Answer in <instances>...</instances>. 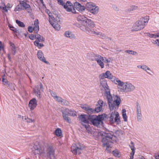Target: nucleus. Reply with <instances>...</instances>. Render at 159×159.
Listing matches in <instances>:
<instances>
[{
	"label": "nucleus",
	"instance_id": "nucleus-60",
	"mask_svg": "<svg viewBox=\"0 0 159 159\" xmlns=\"http://www.w3.org/2000/svg\"><path fill=\"white\" fill-rule=\"evenodd\" d=\"M28 32H27V33L24 34V35H25L26 38V37H27V35H28Z\"/></svg>",
	"mask_w": 159,
	"mask_h": 159
},
{
	"label": "nucleus",
	"instance_id": "nucleus-17",
	"mask_svg": "<svg viewBox=\"0 0 159 159\" xmlns=\"http://www.w3.org/2000/svg\"><path fill=\"white\" fill-rule=\"evenodd\" d=\"M64 7L68 12H72L74 13H76V11L73 7V4L70 1H67L64 5Z\"/></svg>",
	"mask_w": 159,
	"mask_h": 159
},
{
	"label": "nucleus",
	"instance_id": "nucleus-49",
	"mask_svg": "<svg viewBox=\"0 0 159 159\" xmlns=\"http://www.w3.org/2000/svg\"><path fill=\"white\" fill-rule=\"evenodd\" d=\"M116 135L119 136L120 134H122V132L120 130H117L116 132Z\"/></svg>",
	"mask_w": 159,
	"mask_h": 159
},
{
	"label": "nucleus",
	"instance_id": "nucleus-18",
	"mask_svg": "<svg viewBox=\"0 0 159 159\" xmlns=\"http://www.w3.org/2000/svg\"><path fill=\"white\" fill-rule=\"evenodd\" d=\"M136 109L137 120L138 121H141L142 120L141 119L142 117L141 107L139 103L138 102H136Z\"/></svg>",
	"mask_w": 159,
	"mask_h": 159
},
{
	"label": "nucleus",
	"instance_id": "nucleus-51",
	"mask_svg": "<svg viewBox=\"0 0 159 159\" xmlns=\"http://www.w3.org/2000/svg\"><path fill=\"white\" fill-rule=\"evenodd\" d=\"M3 48L2 45V42L0 41V50H2L3 49Z\"/></svg>",
	"mask_w": 159,
	"mask_h": 159
},
{
	"label": "nucleus",
	"instance_id": "nucleus-39",
	"mask_svg": "<svg viewBox=\"0 0 159 159\" xmlns=\"http://www.w3.org/2000/svg\"><path fill=\"white\" fill-rule=\"evenodd\" d=\"M98 103L99 106H101L102 107L103 104H104V105L105 104V103H104L103 101L102 100H99L98 102Z\"/></svg>",
	"mask_w": 159,
	"mask_h": 159
},
{
	"label": "nucleus",
	"instance_id": "nucleus-8",
	"mask_svg": "<svg viewBox=\"0 0 159 159\" xmlns=\"http://www.w3.org/2000/svg\"><path fill=\"white\" fill-rule=\"evenodd\" d=\"M149 20V16H148L141 18L134 24L133 26V30L138 31L143 29L145 23L148 22Z\"/></svg>",
	"mask_w": 159,
	"mask_h": 159
},
{
	"label": "nucleus",
	"instance_id": "nucleus-64",
	"mask_svg": "<svg viewBox=\"0 0 159 159\" xmlns=\"http://www.w3.org/2000/svg\"><path fill=\"white\" fill-rule=\"evenodd\" d=\"M157 37H159V32L157 33Z\"/></svg>",
	"mask_w": 159,
	"mask_h": 159
},
{
	"label": "nucleus",
	"instance_id": "nucleus-52",
	"mask_svg": "<svg viewBox=\"0 0 159 159\" xmlns=\"http://www.w3.org/2000/svg\"><path fill=\"white\" fill-rule=\"evenodd\" d=\"M10 43L11 46L12 47V48L15 47V46L13 43L11 42H10Z\"/></svg>",
	"mask_w": 159,
	"mask_h": 159
},
{
	"label": "nucleus",
	"instance_id": "nucleus-31",
	"mask_svg": "<svg viewBox=\"0 0 159 159\" xmlns=\"http://www.w3.org/2000/svg\"><path fill=\"white\" fill-rule=\"evenodd\" d=\"M125 52L128 53L129 54L133 55H136L138 54V53L136 52L131 50H126Z\"/></svg>",
	"mask_w": 159,
	"mask_h": 159
},
{
	"label": "nucleus",
	"instance_id": "nucleus-11",
	"mask_svg": "<svg viewBox=\"0 0 159 159\" xmlns=\"http://www.w3.org/2000/svg\"><path fill=\"white\" fill-rule=\"evenodd\" d=\"M55 148L52 145H48L46 150V156L50 159H56L55 156Z\"/></svg>",
	"mask_w": 159,
	"mask_h": 159
},
{
	"label": "nucleus",
	"instance_id": "nucleus-15",
	"mask_svg": "<svg viewBox=\"0 0 159 159\" xmlns=\"http://www.w3.org/2000/svg\"><path fill=\"white\" fill-rule=\"evenodd\" d=\"M71 151L74 154H78L81 153V151L82 149V147L79 143L75 144L71 147Z\"/></svg>",
	"mask_w": 159,
	"mask_h": 159
},
{
	"label": "nucleus",
	"instance_id": "nucleus-55",
	"mask_svg": "<svg viewBox=\"0 0 159 159\" xmlns=\"http://www.w3.org/2000/svg\"><path fill=\"white\" fill-rule=\"evenodd\" d=\"M30 18L32 19H34V15L30 13Z\"/></svg>",
	"mask_w": 159,
	"mask_h": 159
},
{
	"label": "nucleus",
	"instance_id": "nucleus-6",
	"mask_svg": "<svg viewBox=\"0 0 159 159\" xmlns=\"http://www.w3.org/2000/svg\"><path fill=\"white\" fill-rule=\"evenodd\" d=\"M114 82L119 86L122 87V88L120 89L121 91L131 92L134 90L135 89L134 86L131 84L127 82H123L118 79L115 80Z\"/></svg>",
	"mask_w": 159,
	"mask_h": 159
},
{
	"label": "nucleus",
	"instance_id": "nucleus-38",
	"mask_svg": "<svg viewBox=\"0 0 159 159\" xmlns=\"http://www.w3.org/2000/svg\"><path fill=\"white\" fill-rule=\"evenodd\" d=\"M61 101V104L62 105L66 106L68 105L69 103L68 101L65 99H62Z\"/></svg>",
	"mask_w": 159,
	"mask_h": 159
},
{
	"label": "nucleus",
	"instance_id": "nucleus-23",
	"mask_svg": "<svg viewBox=\"0 0 159 159\" xmlns=\"http://www.w3.org/2000/svg\"><path fill=\"white\" fill-rule=\"evenodd\" d=\"M96 30H94L91 34L92 35H96L102 39L107 38V36L105 34L100 32H97Z\"/></svg>",
	"mask_w": 159,
	"mask_h": 159
},
{
	"label": "nucleus",
	"instance_id": "nucleus-27",
	"mask_svg": "<svg viewBox=\"0 0 159 159\" xmlns=\"http://www.w3.org/2000/svg\"><path fill=\"white\" fill-rule=\"evenodd\" d=\"M65 36L70 39H75V35L71 32L69 31H66L65 33Z\"/></svg>",
	"mask_w": 159,
	"mask_h": 159
},
{
	"label": "nucleus",
	"instance_id": "nucleus-4",
	"mask_svg": "<svg viewBox=\"0 0 159 159\" xmlns=\"http://www.w3.org/2000/svg\"><path fill=\"white\" fill-rule=\"evenodd\" d=\"M46 12L48 14L49 18V22L52 27L56 30H58L60 28L59 23L60 22V18L58 15H55L54 16L52 15L48 9H46Z\"/></svg>",
	"mask_w": 159,
	"mask_h": 159
},
{
	"label": "nucleus",
	"instance_id": "nucleus-3",
	"mask_svg": "<svg viewBox=\"0 0 159 159\" xmlns=\"http://www.w3.org/2000/svg\"><path fill=\"white\" fill-rule=\"evenodd\" d=\"M77 20L81 23L82 25L80 26V28L82 30L90 34L94 30L92 29L95 26V24L91 19L84 15H80L77 16Z\"/></svg>",
	"mask_w": 159,
	"mask_h": 159
},
{
	"label": "nucleus",
	"instance_id": "nucleus-7",
	"mask_svg": "<svg viewBox=\"0 0 159 159\" xmlns=\"http://www.w3.org/2000/svg\"><path fill=\"white\" fill-rule=\"evenodd\" d=\"M103 136L102 142L103 147H106L107 149L110 147L111 144L112 143L113 136L109 132H103L101 134Z\"/></svg>",
	"mask_w": 159,
	"mask_h": 159
},
{
	"label": "nucleus",
	"instance_id": "nucleus-10",
	"mask_svg": "<svg viewBox=\"0 0 159 159\" xmlns=\"http://www.w3.org/2000/svg\"><path fill=\"white\" fill-rule=\"evenodd\" d=\"M39 20L36 19L34 21V25H32L30 26V33H32L34 31L35 33V34H30V39L34 40L37 37V32L39 30Z\"/></svg>",
	"mask_w": 159,
	"mask_h": 159
},
{
	"label": "nucleus",
	"instance_id": "nucleus-50",
	"mask_svg": "<svg viewBox=\"0 0 159 159\" xmlns=\"http://www.w3.org/2000/svg\"><path fill=\"white\" fill-rule=\"evenodd\" d=\"M135 153V150H132V152L130 153V156H134Z\"/></svg>",
	"mask_w": 159,
	"mask_h": 159
},
{
	"label": "nucleus",
	"instance_id": "nucleus-63",
	"mask_svg": "<svg viewBox=\"0 0 159 159\" xmlns=\"http://www.w3.org/2000/svg\"><path fill=\"white\" fill-rule=\"evenodd\" d=\"M139 159H145V158H144V157L142 156H141V157L139 158Z\"/></svg>",
	"mask_w": 159,
	"mask_h": 159
},
{
	"label": "nucleus",
	"instance_id": "nucleus-32",
	"mask_svg": "<svg viewBox=\"0 0 159 159\" xmlns=\"http://www.w3.org/2000/svg\"><path fill=\"white\" fill-rule=\"evenodd\" d=\"M36 39L39 42H43L44 41V39L43 38V37L41 36L39 34H37Z\"/></svg>",
	"mask_w": 159,
	"mask_h": 159
},
{
	"label": "nucleus",
	"instance_id": "nucleus-47",
	"mask_svg": "<svg viewBox=\"0 0 159 159\" xmlns=\"http://www.w3.org/2000/svg\"><path fill=\"white\" fill-rule=\"evenodd\" d=\"M9 27L10 28V30H11L15 32H17V30L16 29L14 28L13 26H10L9 25Z\"/></svg>",
	"mask_w": 159,
	"mask_h": 159
},
{
	"label": "nucleus",
	"instance_id": "nucleus-62",
	"mask_svg": "<svg viewBox=\"0 0 159 159\" xmlns=\"http://www.w3.org/2000/svg\"><path fill=\"white\" fill-rule=\"evenodd\" d=\"M134 158V156H130L129 159H133Z\"/></svg>",
	"mask_w": 159,
	"mask_h": 159
},
{
	"label": "nucleus",
	"instance_id": "nucleus-9",
	"mask_svg": "<svg viewBox=\"0 0 159 159\" xmlns=\"http://www.w3.org/2000/svg\"><path fill=\"white\" fill-rule=\"evenodd\" d=\"M62 114V117L64 120L68 123H71V119L68 116L74 117L77 116V112L74 110L69 109L66 108L61 111Z\"/></svg>",
	"mask_w": 159,
	"mask_h": 159
},
{
	"label": "nucleus",
	"instance_id": "nucleus-16",
	"mask_svg": "<svg viewBox=\"0 0 159 159\" xmlns=\"http://www.w3.org/2000/svg\"><path fill=\"white\" fill-rule=\"evenodd\" d=\"M32 146L33 147L31 148V149L34 154H41L42 153L41 148L38 142L35 143L32 145Z\"/></svg>",
	"mask_w": 159,
	"mask_h": 159
},
{
	"label": "nucleus",
	"instance_id": "nucleus-57",
	"mask_svg": "<svg viewBox=\"0 0 159 159\" xmlns=\"http://www.w3.org/2000/svg\"><path fill=\"white\" fill-rule=\"evenodd\" d=\"M155 158L156 159H159V154L155 156Z\"/></svg>",
	"mask_w": 159,
	"mask_h": 159
},
{
	"label": "nucleus",
	"instance_id": "nucleus-48",
	"mask_svg": "<svg viewBox=\"0 0 159 159\" xmlns=\"http://www.w3.org/2000/svg\"><path fill=\"white\" fill-rule=\"evenodd\" d=\"M16 52V50L15 47L12 48V52L13 55H15Z\"/></svg>",
	"mask_w": 159,
	"mask_h": 159
},
{
	"label": "nucleus",
	"instance_id": "nucleus-24",
	"mask_svg": "<svg viewBox=\"0 0 159 159\" xmlns=\"http://www.w3.org/2000/svg\"><path fill=\"white\" fill-rule=\"evenodd\" d=\"M26 0H24L23 1H20V3L23 10L26 9L27 8L30 7V5L27 3Z\"/></svg>",
	"mask_w": 159,
	"mask_h": 159
},
{
	"label": "nucleus",
	"instance_id": "nucleus-26",
	"mask_svg": "<svg viewBox=\"0 0 159 159\" xmlns=\"http://www.w3.org/2000/svg\"><path fill=\"white\" fill-rule=\"evenodd\" d=\"M2 81L4 85H8L10 89H11L12 90H13V89L14 90H15V89L13 87V86L12 84H10V83H8L9 82L7 80L5 79L4 77L2 78Z\"/></svg>",
	"mask_w": 159,
	"mask_h": 159
},
{
	"label": "nucleus",
	"instance_id": "nucleus-53",
	"mask_svg": "<svg viewBox=\"0 0 159 159\" xmlns=\"http://www.w3.org/2000/svg\"><path fill=\"white\" fill-rule=\"evenodd\" d=\"M5 7H3V10L5 12H7L8 11V10L7 9V7L4 5Z\"/></svg>",
	"mask_w": 159,
	"mask_h": 159
},
{
	"label": "nucleus",
	"instance_id": "nucleus-58",
	"mask_svg": "<svg viewBox=\"0 0 159 159\" xmlns=\"http://www.w3.org/2000/svg\"><path fill=\"white\" fill-rule=\"evenodd\" d=\"M41 3L43 4V6H45V4L44 3L43 0H40Z\"/></svg>",
	"mask_w": 159,
	"mask_h": 159
},
{
	"label": "nucleus",
	"instance_id": "nucleus-54",
	"mask_svg": "<svg viewBox=\"0 0 159 159\" xmlns=\"http://www.w3.org/2000/svg\"><path fill=\"white\" fill-rule=\"evenodd\" d=\"M138 7L135 6H133L132 7V10H134L137 9Z\"/></svg>",
	"mask_w": 159,
	"mask_h": 159
},
{
	"label": "nucleus",
	"instance_id": "nucleus-19",
	"mask_svg": "<svg viewBox=\"0 0 159 159\" xmlns=\"http://www.w3.org/2000/svg\"><path fill=\"white\" fill-rule=\"evenodd\" d=\"M113 77L112 74L109 70L106 71L105 73L101 74L99 76V78L103 79H104L105 78H107L110 79H112Z\"/></svg>",
	"mask_w": 159,
	"mask_h": 159
},
{
	"label": "nucleus",
	"instance_id": "nucleus-13",
	"mask_svg": "<svg viewBox=\"0 0 159 159\" xmlns=\"http://www.w3.org/2000/svg\"><path fill=\"white\" fill-rule=\"evenodd\" d=\"M43 87L41 83H39V84L35 85L33 90V93L36 95L39 99L41 98V92L43 91Z\"/></svg>",
	"mask_w": 159,
	"mask_h": 159
},
{
	"label": "nucleus",
	"instance_id": "nucleus-12",
	"mask_svg": "<svg viewBox=\"0 0 159 159\" xmlns=\"http://www.w3.org/2000/svg\"><path fill=\"white\" fill-rule=\"evenodd\" d=\"M86 7L88 11L94 15L97 14L98 12V7L92 2H87Z\"/></svg>",
	"mask_w": 159,
	"mask_h": 159
},
{
	"label": "nucleus",
	"instance_id": "nucleus-2",
	"mask_svg": "<svg viewBox=\"0 0 159 159\" xmlns=\"http://www.w3.org/2000/svg\"><path fill=\"white\" fill-rule=\"evenodd\" d=\"M104 117L103 114L98 115V116L96 115L81 114L79 116V118L86 129L89 131L90 128L88 124L89 122L94 125L98 127L102 125V121L104 120Z\"/></svg>",
	"mask_w": 159,
	"mask_h": 159
},
{
	"label": "nucleus",
	"instance_id": "nucleus-44",
	"mask_svg": "<svg viewBox=\"0 0 159 159\" xmlns=\"http://www.w3.org/2000/svg\"><path fill=\"white\" fill-rule=\"evenodd\" d=\"M130 145H129L130 148L131 150H135V148H134V144L133 142L132 141H131L130 143Z\"/></svg>",
	"mask_w": 159,
	"mask_h": 159
},
{
	"label": "nucleus",
	"instance_id": "nucleus-40",
	"mask_svg": "<svg viewBox=\"0 0 159 159\" xmlns=\"http://www.w3.org/2000/svg\"><path fill=\"white\" fill-rule=\"evenodd\" d=\"M148 35L151 38H157V34H150L148 33Z\"/></svg>",
	"mask_w": 159,
	"mask_h": 159
},
{
	"label": "nucleus",
	"instance_id": "nucleus-43",
	"mask_svg": "<svg viewBox=\"0 0 159 159\" xmlns=\"http://www.w3.org/2000/svg\"><path fill=\"white\" fill-rule=\"evenodd\" d=\"M22 119L25 122H30V119L28 117L22 116Z\"/></svg>",
	"mask_w": 159,
	"mask_h": 159
},
{
	"label": "nucleus",
	"instance_id": "nucleus-41",
	"mask_svg": "<svg viewBox=\"0 0 159 159\" xmlns=\"http://www.w3.org/2000/svg\"><path fill=\"white\" fill-rule=\"evenodd\" d=\"M142 69L146 71L147 70L150 71L151 70L150 69L149 67H148L146 65L144 64L142 65Z\"/></svg>",
	"mask_w": 159,
	"mask_h": 159
},
{
	"label": "nucleus",
	"instance_id": "nucleus-33",
	"mask_svg": "<svg viewBox=\"0 0 159 159\" xmlns=\"http://www.w3.org/2000/svg\"><path fill=\"white\" fill-rule=\"evenodd\" d=\"M94 113H98L99 112L101 111L102 110V107L101 106L97 107L94 109Z\"/></svg>",
	"mask_w": 159,
	"mask_h": 159
},
{
	"label": "nucleus",
	"instance_id": "nucleus-22",
	"mask_svg": "<svg viewBox=\"0 0 159 159\" xmlns=\"http://www.w3.org/2000/svg\"><path fill=\"white\" fill-rule=\"evenodd\" d=\"M81 107L85 110L86 111V112L88 114L94 113V109L90 108L86 105H81Z\"/></svg>",
	"mask_w": 159,
	"mask_h": 159
},
{
	"label": "nucleus",
	"instance_id": "nucleus-29",
	"mask_svg": "<svg viewBox=\"0 0 159 159\" xmlns=\"http://www.w3.org/2000/svg\"><path fill=\"white\" fill-rule=\"evenodd\" d=\"M122 116L125 121H127V116L126 113V110L125 109H123L122 110Z\"/></svg>",
	"mask_w": 159,
	"mask_h": 159
},
{
	"label": "nucleus",
	"instance_id": "nucleus-42",
	"mask_svg": "<svg viewBox=\"0 0 159 159\" xmlns=\"http://www.w3.org/2000/svg\"><path fill=\"white\" fill-rule=\"evenodd\" d=\"M21 8L22 7H21L20 5V4L19 5H18L15 8L14 11H19L20 10L22 9Z\"/></svg>",
	"mask_w": 159,
	"mask_h": 159
},
{
	"label": "nucleus",
	"instance_id": "nucleus-25",
	"mask_svg": "<svg viewBox=\"0 0 159 159\" xmlns=\"http://www.w3.org/2000/svg\"><path fill=\"white\" fill-rule=\"evenodd\" d=\"M37 101L35 98H33L30 100V110H33L37 106Z\"/></svg>",
	"mask_w": 159,
	"mask_h": 159
},
{
	"label": "nucleus",
	"instance_id": "nucleus-14",
	"mask_svg": "<svg viewBox=\"0 0 159 159\" xmlns=\"http://www.w3.org/2000/svg\"><path fill=\"white\" fill-rule=\"evenodd\" d=\"M109 119L110 122L112 123L115 122L116 124H118L120 122L119 113L115 111L110 114Z\"/></svg>",
	"mask_w": 159,
	"mask_h": 159
},
{
	"label": "nucleus",
	"instance_id": "nucleus-59",
	"mask_svg": "<svg viewBox=\"0 0 159 159\" xmlns=\"http://www.w3.org/2000/svg\"><path fill=\"white\" fill-rule=\"evenodd\" d=\"M142 65H138V66H137V67L138 68H140L142 69Z\"/></svg>",
	"mask_w": 159,
	"mask_h": 159
},
{
	"label": "nucleus",
	"instance_id": "nucleus-20",
	"mask_svg": "<svg viewBox=\"0 0 159 159\" xmlns=\"http://www.w3.org/2000/svg\"><path fill=\"white\" fill-rule=\"evenodd\" d=\"M74 6L80 12H83L85 9V6L81 5L80 3L76 2L74 3Z\"/></svg>",
	"mask_w": 159,
	"mask_h": 159
},
{
	"label": "nucleus",
	"instance_id": "nucleus-1",
	"mask_svg": "<svg viewBox=\"0 0 159 159\" xmlns=\"http://www.w3.org/2000/svg\"><path fill=\"white\" fill-rule=\"evenodd\" d=\"M99 78L100 84L105 90L104 95L107 99L110 111L118 108L121 102L120 97L117 95L112 97L111 95L110 90L108 88L106 81L103 78Z\"/></svg>",
	"mask_w": 159,
	"mask_h": 159
},
{
	"label": "nucleus",
	"instance_id": "nucleus-61",
	"mask_svg": "<svg viewBox=\"0 0 159 159\" xmlns=\"http://www.w3.org/2000/svg\"><path fill=\"white\" fill-rule=\"evenodd\" d=\"M28 30L29 32H30V26H28Z\"/></svg>",
	"mask_w": 159,
	"mask_h": 159
},
{
	"label": "nucleus",
	"instance_id": "nucleus-28",
	"mask_svg": "<svg viewBox=\"0 0 159 159\" xmlns=\"http://www.w3.org/2000/svg\"><path fill=\"white\" fill-rule=\"evenodd\" d=\"M103 58L104 60L103 62H104V63H107V64H106V66H109V65L108 63H112V62L113 60L112 58L111 57H109L107 58V57H103Z\"/></svg>",
	"mask_w": 159,
	"mask_h": 159
},
{
	"label": "nucleus",
	"instance_id": "nucleus-5",
	"mask_svg": "<svg viewBox=\"0 0 159 159\" xmlns=\"http://www.w3.org/2000/svg\"><path fill=\"white\" fill-rule=\"evenodd\" d=\"M87 57L90 60L96 61L98 64L101 69L104 68V64L103 62L104 59L103 57L101 55L98 54H95L93 52H91L88 53Z\"/></svg>",
	"mask_w": 159,
	"mask_h": 159
},
{
	"label": "nucleus",
	"instance_id": "nucleus-36",
	"mask_svg": "<svg viewBox=\"0 0 159 159\" xmlns=\"http://www.w3.org/2000/svg\"><path fill=\"white\" fill-rule=\"evenodd\" d=\"M34 43L36 46H38L39 48H40L43 46V43H39L38 41H35L34 42Z\"/></svg>",
	"mask_w": 159,
	"mask_h": 159
},
{
	"label": "nucleus",
	"instance_id": "nucleus-56",
	"mask_svg": "<svg viewBox=\"0 0 159 159\" xmlns=\"http://www.w3.org/2000/svg\"><path fill=\"white\" fill-rule=\"evenodd\" d=\"M8 59L10 60V61H11V57H10V55L9 53H8Z\"/></svg>",
	"mask_w": 159,
	"mask_h": 159
},
{
	"label": "nucleus",
	"instance_id": "nucleus-34",
	"mask_svg": "<svg viewBox=\"0 0 159 159\" xmlns=\"http://www.w3.org/2000/svg\"><path fill=\"white\" fill-rule=\"evenodd\" d=\"M16 22L18 25L20 27H23L25 26V25L23 22H22L17 20H16Z\"/></svg>",
	"mask_w": 159,
	"mask_h": 159
},
{
	"label": "nucleus",
	"instance_id": "nucleus-37",
	"mask_svg": "<svg viewBox=\"0 0 159 159\" xmlns=\"http://www.w3.org/2000/svg\"><path fill=\"white\" fill-rule=\"evenodd\" d=\"M49 91L50 93L51 94L53 97L54 99H56V97H57V96L56 95L55 93L53 92V91L51 90L50 89L49 90Z\"/></svg>",
	"mask_w": 159,
	"mask_h": 159
},
{
	"label": "nucleus",
	"instance_id": "nucleus-45",
	"mask_svg": "<svg viewBox=\"0 0 159 159\" xmlns=\"http://www.w3.org/2000/svg\"><path fill=\"white\" fill-rule=\"evenodd\" d=\"M56 97V99H54L56 101L58 102H61V101H62L61 100L62 98H61L58 96H57Z\"/></svg>",
	"mask_w": 159,
	"mask_h": 159
},
{
	"label": "nucleus",
	"instance_id": "nucleus-21",
	"mask_svg": "<svg viewBox=\"0 0 159 159\" xmlns=\"http://www.w3.org/2000/svg\"><path fill=\"white\" fill-rule=\"evenodd\" d=\"M37 56L38 58L41 61L47 64H49V62L46 61L45 58L44 57L43 54L41 51L39 50L38 51L37 53Z\"/></svg>",
	"mask_w": 159,
	"mask_h": 159
},
{
	"label": "nucleus",
	"instance_id": "nucleus-35",
	"mask_svg": "<svg viewBox=\"0 0 159 159\" xmlns=\"http://www.w3.org/2000/svg\"><path fill=\"white\" fill-rule=\"evenodd\" d=\"M113 155L116 157H119V152L118 150L116 149L112 151Z\"/></svg>",
	"mask_w": 159,
	"mask_h": 159
},
{
	"label": "nucleus",
	"instance_id": "nucleus-30",
	"mask_svg": "<svg viewBox=\"0 0 159 159\" xmlns=\"http://www.w3.org/2000/svg\"><path fill=\"white\" fill-rule=\"evenodd\" d=\"M55 134L57 136H60L62 134L61 130L60 128L57 129L55 131Z\"/></svg>",
	"mask_w": 159,
	"mask_h": 159
},
{
	"label": "nucleus",
	"instance_id": "nucleus-46",
	"mask_svg": "<svg viewBox=\"0 0 159 159\" xmlns=\"http://www.w3.org/2000/svg\"><path fill=\"white\" fill-rule=\"evenodd\" d=\"M57 2L59 4L61 5L62 6H63V7H64V5L65 4V3H64L63 2V1L62 0H57Z\"/></svg>",
	"mask_w": 159,
	"mask_h": 159
}]
</instances>
